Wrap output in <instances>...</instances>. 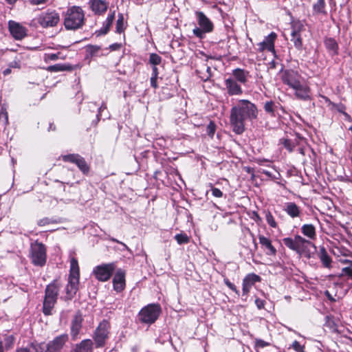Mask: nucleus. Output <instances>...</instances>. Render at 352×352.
Instances as JSON below:
<instances>
[{
  "label": "nucleus",
  "instance_id": "obj_20",
  "mask_svg": "<svg viewBox=\"0 0 352 352\" xmlns=\"http://www.w3.org/2000/svg\"><path fill=\"white\" fill-rule=\"evenodd\" d=\"M258 238L261 247L267 256H275L277 254V250L272 244L271 239L263 234H258Z\"/></svg>",
  "mask_w": 352,
  "mask_h": 352
},
{
  "label": "nucleus",
  "instance_id": "obj_19",
  "mask_svg": "<svg viewBox=\"0 0 352 352\" xmlns=\"http://www.w3.org/2000/svg\"><path fill=\"white\" fill-rule=\"evenodd\" d=\"M292 89L295 90L294 96L297 99L304 101L311 100V88L308 85L300 82Z\"/></svg>",
  "mask_w": 352,
  "mask_h": 352
},
{
  "label": "nucleus",
  "instance_id": "obj_52",
  "mask_svg": "<svg viewBox=\"0 0 352 352\" xmlns=\"http://www.w3.org/2000/svg\"><path fill=\"white\" fill-rule=\"evenodd\" d=\"M157 76H152L151 77L150 82H151V86L154 88L155 89L158 88V84H157Z\"/></svg>",
  "mask_w": 352,
  "mask_h": 352
},
{
  "label": "nucleus",
  "instance_id": "obj_60",
  "mask_svg": "<svg viewBox=\"0 0 352 352\" xmlns=\"http://www.w3.org/2000/svg\"><path fill=\"white\" fill-rule=\"evenodd\" d=\"M254 220L256 222H261L262 221L261 217L259 216V214L257 212H254Z\"/></svg>",
  "mask_w": 352,
  "mask_h": 352
},
{
  "label": "nucleus",
  "instance_id": "obj_62",
  "mask_svg": "<svg viewBox=\"0 0 352 352\" xmlns=\"http://www.w3.org/2000/svg\"><path fill=\"white\" fill-rule=\"evenodd\" d=\"M322 98L325 100L326 102H328L330 104H332L333 106H336V104L333 103L331 102V100H329V98L327 96H322Z\"/></svg>",
  "mask_w": 352,
  "mask_h": 352
},
{
  "label": "nucleus",
  "instance_id": "obj_50",
  "mask_svg": "<svg viewBox=\"0 0 352 352\" xmlns=\"http://www.w3.org/2000/svg\"><path fill=\"white\" fill-rule=\"evenodd\" d=\"M32 23L33 25L37 26V25H41L43 26L44 24V16H40L39 17L35 18L32 20Z\"/></svg>",
  "mask_w": 352,
  "mask_h": 352
},
{
  "label": "nucleus",
  "instance_id": "obj_57",
  "mask_svg": "<svg viewBox=\"0 0 352 352\" xmlns=\"http://www.w3.org/2000/svg\"><path fill=\"white\" fill-rule=\"evenodd\" d=\"M298 151L300 154H301L302 155L305 156V146H303L302 145H300L298 148Z\"/></svg>",
  "mask_w": 352,
  "mask_h": 352
},
{
  "label": "nucleus",
  "instance_id": "obj_2",
  "mask_svg": "<svg viewBox=\"0 0 352 352\" xmlns=\"http://www.w3.org/2000/svg\"><path fill=\"white\" fill-rule=\"evenodd\" d=\"M257 106L249 100H239L230 109V124L233 132L241 135L245 131V120L253 121L258 118Z\"/></svg>",
  "mask_w": 352,
  "mask_h": 352
},
{
  "label": "nucleus",
  "instance_id": "obj_35",
  "mask_svg": "<svg viewBox=\"0 0 352 352\" xmlns=\"http://www.w3.org/2000/svg\"><path fill=\"white\" fill-rule=\"evenodd\" d=\"M291 33L292 34H302V32L305 30V25L299 19L293 20L291 22Z\"/></svg>",
  "mask_w": 352,
  "mask_h": 352
},
{
  "label": "nucleus",
  "instance_id": "obj_16",
  "mask_svg": "<svg viewBox=\"0 0 352 352\" xmlns=\"http://www.w3.org/2000/svg\"><path fill=\"white\" fill-rule=\"evenodd\" d=\"M107 0H89L88 5L91 12L97 16H103L108 10Z\"/></svg>",
  "mask_w": 352,
  "mask_h": 352
},
{
  "label": "nucleus",
  "instance_id": "obj_15",
  "mask_svg": "<svg viewBox=\"0 0 352 352\" xmlns=\"http://www.w3.org/2000/svg\"><path fill=\"white\" fill-rule=\"evenodd\" d=\"M31 253L32 262L36 265L43 266L44 265V248L43 244L37 241L32 243Z\"/></svg>",
  "mask_w": 352,
  "mask_h": 352
},
{
  "label": "nucleus",
  "instance_id": "obj_30",
  "mask_svg": "<svg viewBox=\"0 0 352 352\" xmlns=\"http://www.w3.org/2000/svg\"><path fill=\"white\" fill-rule=\"evenodd\" d=\"M60 21L59 14L55 10L45 12V27L56 26Z\"/></svg>",
  "mask_w": 352,
  "mask_h": 352
},
{
  "label": "nucleus",
  "instance_id": "obj_7",
  "mask_svg": "<svg viewBox=\"0 0 352 352\" xmlns=\"http://www.w3.org/2000/svg\"><path fill=\"white\" fill-rule=\"evenodd\" d=\"M162 312L159 304H149L144 307L138 314V320L140 322L151 324L159 318Z\"/></svg>",
  "mask_w": 352,
  "mask_h": 352
},
{
  "label": "nucleus",
  "instance_id": "obj_45",
  "mask_svg": "<svg viewBox=\"0 0 352 352\" xmlns=\"http://www.w3.org/2000/svg\"><path fill=\"white\" fill-rule=\"evenodd\" d=\"M223 283L230 289L234 292L236 295L239 296V290L236 288L234 283L230 281L228 278H224Z\"/></svg>",
  "mask_w": 352,
  "mask_h": 352
},
{
  "label": "nucleus",
  "instance_id": "obj_46",
  "mask_svg": "<svg viewBox=\"0 0 352 352\" xmlns=\"http://www.w3.org/2000/svg\"><path fill=\"white\" fill-rule=\"evenodd\" d=\"M100 47L97 45H89L86 47V52L91 56H94L97 52H99Z\"/></svg>",
  "mask_w": 352,
  "mask_h": 352
},
{
  "label": "nucleus",
  "instance_id": "obj_6",
  "mask_svg": "<svg viewBox=\"0 0 352 352\" xmlns=\"http://www.w3.org/2000/svg\"><path fill=\"white\" fill-rule=\"evenodd\" d=\"M61 284L57 279L47 285L45 287V316L52 314V309L58 299Z\"/></svg>",
  "mask_w": 352,
  "mask_h": 352
},
{
  "label": "nucleus",
  "instance_id": "obj_23",
  "mask_svg": "<svg viewBox=\"0 0 352 352\" xmlns=\"http://www.w3.org/2000/svg\"><path fill=\"white\" fill-rule=\"evenodd\" d=\"M225 85L229 96H239L243 94L241 85L233 78L226 79Z\"/></svg>",
  "mask_w": 352,
  "mask_h": 352
},
{
  "label": "nucleus",
  "instance_id": "obj_24",
  "mask_svg": "<svg viewBox=\"0 0 352 352\" xmlns=\"http://www.w3.org/2000/svg\"><path fill=\"white\" fill-rule=\"evenodd\" d=\"M324 45L329 54L331 57L339 54V45L334 38L325 37L324 38Z\"/></svg>",
  "mask_w": 352,
  "mask_h": 352
},
{
  "label": "nucleus",
  "instance_id": "obj_8",
  "mask_svg": "<svg viewBox=\"0 0 352 352\" xmlns=\"http://www.w3.org/2000/svg\"><path fill=\"white\" fill-rule=\"evenodd\" d=\"M116 269L115 262L102 263L96 266L93 270V275L100 282H107L113 276Z\"/></svg>",
  "mask_w": 352,
  "mask_h": 352
},
{
  "label": "nucleus",
  "instance_id": "obj_4",
  "mask_svg": "<svg viewBox=\"0 0 352 352\" xmlns=\"http://www.w3.org/2000/svg\"><path fill=\"white\" fill-rule=\"evenodd\" d=\"M195 14L199 27H195L192 30V33L197 38L203 39L206 34L214 31V25L203 12L196 11Z\"/></svg>",
  "mask_w": 352,
  "mask_h": 352
},
{
  "label": "nucleus",
  "instance_id": "obj_27",
  "mask_svg": "<svg viewBox=\"0 0 352 352\" xmlns=\"http://www.w3.org/2000/svg\"><path fill=\"white\" fill-rule=\"evenodd\" d=\"M115 11H113L111 13L108 14L106 20L103 23L102 28L96 32L97 36L105 35L109 32L115 19Z\"/></svg>",
  "mask_w": 352,
  "mask_h": 352
},
{
  "label": "nucleus",
  "instance_id": "obj_31",
  "mask_svg": "<svg viewBox=\"0 0 352 352\" xmlns=\"http://www.w3.org/2000/svg\"><path fill=\"white\" fill-rule=\"evenodd\" d=\"M278 105L273 100H267L263 104L265 112L271 118L277 116Z\"/></svg>",
  "mask_w": 352,
  "mask_h": 352
},
{
  "label": "nucleus",
  "instance_id": "obj_22",
  "mask_svg": "<svg viewBox=\"0 0 352 352\" xmlns=\"http://www.w3.org/2000/svg\"><path fill=\"white\" fill-rule=\"evenodd\" d=\"M8 25L9 30L15 39L21 40L26 36V29L19 23H16L13 21H10Z\"/></svg>",
  "mask_w": 352,
  "mask_h": 352
},
{
  "label": "nucleus",
  "instance_id": "obj_54",
  "mask_svg": "<svg viewBox=\"0 0 352 352\" xmlns=\"http://www.w3.org/2000/svg\"><path fill=\"white\" fill-rule=\"evenodd\" d=\"M122 47L121 43H115L109 45V50L111 51L119 50Z\"/></svg>",
  "mask_w": 352,
  "mask_h": 352
},
{
  "label": "nucleus",
  "instance_id": "obj_26",
  "mask_svg": "<svg viewBox=\"0 0 352 352\" xmlns=\"http://www.w3.org/2000/svg\"><path fill=\"white\" fill-rule=\"evenodd\" d=\"M284 211L292 219L298 218L301 215V209L295 202L285 203Z\"/></svg>",
  "mask_w": 352,
  "mask_h": 352
},
{
  "label": "nucleus",
  "instance_id": "obj_1",
  "mask_svg": "<svg viewBox=\"0 0 352 352\" xmlns=\"http://www.w3.org/2000/svg\"><path fill=\"white\" fill-rule=\"evenodd\" d=\"M304 236L296 234L294 237H285L283 239V244L289 250L295 252L300 256L307 259L314 258L317 248L312 242L316 239V229L311 223L303 224L300 228Z\"/></svg>",
  "mask_w": 352,
  "mask_h": 352
},
{
  "label": "nucleus",
  "instance_id": "obj_29",
  "mask_svg": "<svg viewBox=\"0 0 352 352\" xmlns=\"http://www.w3.org/2000/svg\"><path fill=\"white\" fill-rule=\"evenodd\" d=\"M249 72L241 68H236L232 70V76L236 81L245 85L248 82Z\"/></svg>",
  "mask_w": 352,
  "mask_h": 352
},
{
  "label": "nucleus",
  "instance_id": "obj_53",
  "mask_svg": "<svg viewBox=\"0 0 352 352\" xmlns=\"http://www.w3.org/2000/svg\"><path fill=\"white\" fill-rule=\"evenodd\" d=\"M255 304L256 305V307L261 309H263L265 307V301L263 299H261L259 298H256L255 300Z\"/></svg>",
  "mask_w": 352,
  "mask_h": 352
},
{
  "label": "nucleus",
  "instance_id": "obj_32",
  "mask_svg": "<svg viewBox=\"0 0 352 352\" xmlns=\"http://www.w3.org/2000/svg\"><path fill=\"white\" fill-rule=\"evenodd\" d=\"M75 69V67L72 65L71 64H62L57 63L54 65H51L45 68L49 72H63V71H68L72 72Z\"/></svg>",
  "mask_w": 352,
  "mask_h": 352
},
{
  "label": "nucleus",
  "instance_id": "obj_11",
  "mask_svg": "<svg viewBox=\"0 0 352 352\" xmlns=\"http://www.w3.org/2000/svg\"><path fill=\"white\" fill-rule=\"evenodd\" d=\"M114 272L112 280L113 288L117 293H120L126 288V272L122 268H118Z\"/></svg>",
  "mask_w": 352,
  "mask_h": 352
},
{
  "label": "nucleus",
  "instance_id": "obj_3",
  "mask_svg": "<svg viewBox=\"0 0 352 352\" xmlns=\"http://www.w3.org/2000/svg\"><path fill=\"white\" fill-rule=\"evenodd\" d=\"M85 12L80 6H73L67 8L64 18L66 30H76L83 27L85 23Z\"/></svg>",
  "mask_w": 352,
  "mask_h": 352
},
{
  "label": "nucleus",
  "instance_id": "obj_44",
  "mask_svg": "<svg viewBox=\"0 0 352 352\" xmlns=\"http://www.w3.org/2000/svg\"><path fill=\"white\" fill-rule=\"evenodd\" d=\"M210 191L214 197L221 198L223 196V192L218 188L214 187L212 184H210Z\"/></svg>",
  "mask_w": 352,
  "mask_h": 352
},
{
  "label": "nucleus",
  "instance_id": "obj_42",
  "mask_svg": "<svg viewBox=\"0 0 352 352\" xmlns=\"http://www.w3.org/2000/svg\"><path fill=\"white\" fill-rule=\"evenodd\" d=\"M216 129H217V125H216L215 122L212 120H210L209 124L207 125L206 130L207 135L211 139L213 138L215 131H216Z\"/></svg>",
  "mask_w": 352,
  "mask_h": 352
},
{
  "label": "nucleus",
  "instance_id": "obj_43",
  "mask_svg": "<svg viewBox=\"0 0 352 352\" xmlns=\"http://www.w3.org/2000/svg\"><path fill=\"white\" fill-rule=\"evenodd\" d=\"M270 345V343L263 340L256 338L254 340V349L256 351L261 348H264Z\"/></svg>",
  "mask_w": 352,
  "mask_h": 352
},
{
  "label": "nucleus",
  "instance_id": "obj_33",
  "mask_svg": "<svg viewBox=\"0 0 352 352\" xmlns=\"http://www.w3.org/2000/svg\"><path fill=\"white\" fill-rule=\"evenodd\" d=\"M75 277L77 279L80 278V269L78 260L76 258H72L70 261V270L69 278Z\"/></svg>",
  "mask_w": 352,
  "mask_h": 352
},
{
  "label": "nucleus",
  "instance_id": "obj_37",
  "mask_svg": "<svg viewBox=\"0 0 352 352\" xmlns=\"http://www.w3.org/2000/svg\"><path fill=\"white\" fill-rule=\"evenodd\" d=\"M124 18L122 13H119L118 15V19L116 24V32L118 34L123 33L126 29L124 26Z\"/></svg>",
  "mask_w": 352,
  "mask_h": 352
},
{
  "label": "nucleus",
  "instance_id": "obj_18",
  "mask_svg": "<svg viewBox=\"0 0 352 352\" xmlns=\"http://www.w3.org/2000/svg\"><path fill=\"white\" fill-rule=\"evenodd\" d=\"M83 317L80 311H78L71 322V336L76 340L82 327Z\"/></svg>",
  "mask_w": 352,
  "mask_h": 352
},
{
  "label": "nucleus",
  "instance_id": "obj_51",
  "mask_svg": "<svg viewBox=\"0 0 352 352\" xmlns=\"http://www.w3.org/2000/svg\"><path fill=\"white\" fill-rule=\"evenodd\" d=\"M60 54V52H58L56 54L55 53H47L45 52V60L50 59L51 60H55L58 58V55Z\"/></svg>",
  "mask_w": 352,
  "mask_h": 352
},
{
  "label": "nucleus",
  "instance_id": "obj_21",
  "mask_svg": "<svg viewBox=\"0 0 352 352\" xmlns=\"http://www.w3.org/2000/svg\"><path fill=\"white\" fill-rule=\"evenodd\" d=\"M79 279L75 277L69 278L68 283L65 288V300H71L76 294L78 290Z\"/></svg>",
  "mask_w": 352,
  "mask_h": 352
},
{
  "label": "nucleus",
  "instance_id": "obj_28",
  "mask_svg": "<svg viewBox=\"0 0 352 352\" xmlns=\"http://www.w3.org/2000/svg\"><path fill=\"white\" fill-rule=\"evenodd\" d=\"M94 342L91 339H85L76 344L71 352H93Z\"/></svg>",
  "mask_w": 352,
  "mask_h": 352
},
{
  "label": "nucleus",
  "instance_id": "obj_40",
  "mask_svg": "<svg viewBox=\"0 0 352 352\" xmlns=\"http://www.w3.org/2000/svg\"><path fill=\"white\" fill-rule=\"evenodd\" d=\"M174 238L179 245L187 244L190 242V237L184 232L177 234Z\"/></svg>",
  "mask_w": 352,
  "mask_h": 352
},
{
  "label": "nucleus",
  "instance_id": "obj_48",
  "mask_svg": "<svg viewBox=\"0 0 352 352\" xmlns=\"http://www.w3.org/2000/svg\"><path fill=\"white\" fill-rule=\"evenodd\" d=\"M341 276H346L349 279H352V267H345L342 269Z\"/></svg>",
  "mask_w": 352,
  "mask_h": 352
},
{
  "label": "nucleus",
  "instance_id": "obj_47",
  "mask_svg": "<svg viewBox=\"0 0 352 352\" xmlns=\"http://www.w3.org/2000/svg\"><path fill=\"white\" fill-rule=\"evenodd\" d=\"M292 348L296 352H303L305 350V346L300 344V343L297 340H294L292 342Z\"/></svg>",
  "mask_w": 352,
  "mask_h": 352
},
{
  "label": "nucleus",
  "instance_id": "obj_14",
  "mask_svg": "<svg viewBox=\"0 0 352 352\" xmlns=\"http://www.w3.org/2000/svg\"><path fill=\"white\" fill-rule=\"evenodd\" d=\"M305 142V139L297 133L294 139H290L288 136L280 138L278 144L282 145L289 153H292L294 151L295 148L297 146H300V142Z\"/></svg>",
  "mask_w": 352,
  "mask_h": 352
},
{
  "label": "nucleus",
  "instance_id": "obj_41",
  "mask_svg": "<svg viewBox=\"0 0 352 352\" xmlns=\"http://www.w3.org/2000/svg\"><path fill=\"white\" fill-rule=\"evenodd\" d=\"M162 61V57L156 54V53H151L149 55V59L148 63L152 65H159L161 64Z\"/></svg>",
  "mask_w": 352,
  "mask_h": 352
},
{
  "label": "nucleus",
  "instance_id": "obj_61",
  "mask_svg": "<svg viewBox=\"0 0 352 352\" xmlns=\"http://www.w3.org/2000/svg\"><path fill=\"white\" fill-rule=\"evenodd\" d=\"M324 294L331 301H335V299L331 296L329 291H326Z\"/></svg>",
  "mask_w": 352,
  "mask_h": 352
},
{
  "label": "nucleus",
  "instance_id": "obj_49",
  "mask_svg": "<svg viewBox=\"0 0 352 352\" xmlns=\"http://www.w3.org/2000/svg\"><path fill=\"white\" fill-rule=\"evenodd\" d=\"M21 60L18 58H16L13 61L10 62L9 63V67L10 68L19 69V68H21Z\"/></svg>",
  "mask_w": 352,
  "mask_h": 352
},
{
  "label": "nucleus",
  "instance_id": "obj_36",
  "mask_svg": "<svg viewBox=\"0 0 352 352\" xmlns=\"http://www.w3.org/2000/svg\"><path fill=\"white\" fill-rule=\"evenodd\" d=\"M291 41L293 42L294 47L298 50H302L303 47L302 34H292Z\"/></svg>",
  "mask_w": 352,
  "mask_h": 352
},
{
  "label": "nucleus",
  "instance_id": "obj_59",
  "mask_svg": "<svg viewBox=\"0 0 352 352\" xmlns=\"http://www.w3.org/2000/svg\"><path fill=\"white\" fill-rule=\"evenodd\" d=\"M30 3L32 5H38L43 3L44 0H29Z\"/></svg>",
  "mask_w": 352,
  "mask_h": 352
},
{
  "label": "nucleus",
  "instance_id": "obj_25",
  "mask_svg": "<svg viewBox=\"0 0 352 352\" xmlns=\"http://www.w3.org/2000/svg\"><path fill=\"white\" fill-rule=\"evenodd\" d=\"M317 255L323 267L328 269L331 268L332 258L324 246H320Z\"/></svg>",
  "mask_w": 352,
  "mask_h": 352
},
{
  "label": "nucleus",
  "instance_id": "obj_13",
  "mask_svg": "<svg viewBox=\"0 0 352 352\" xmlns=\"http://www.w3.org/2000/svg\"><path fill=\"white\" fill-rule=\"evenodd\" d=\"M261 280V277L254 273L248 274L243 279L242 296L247 298L249 296L251 288L256 283H260Z\"/></svg>",
  "mask_w": 352,
  "mask_h": 352
},
{
  "label": "nucleus",
  "instance_id": "obj_34",
  "mask_svg": "<svg viewBox=\"0 0 352 352\" xmlns=\"http://www.w3.org/2000/svg\"><path fill=\"white\" fill-rule=\"evenodd\" d=\"M326 8V3L325 0H317L316 3L313 4L312 9L313 12L315 14H327Z\"/></svg>",
  "mask_w": 352,
  "mask_h": 352
},
{
  "label": "nucleus",
  "instance_id": "obj_38",
  "mask_svg": "<svg viewBox=\"0 0 352 352\" xmlns=\"http://www.w3.org/2000/svg\"><path fill=\"white\" fill-rule=\"evenodd\" d=\"M17 352H43V348L42 344L32 343L29 347L20 349Z\"/></svg>",
  "mask_w": 352,
  "mask_h": 352
},
{
  "label": "nucleus",
  "instance_id": "obj_9",
  "mask_svg": "<svg viewBox=\"0 0 352 352\" xmlns=\"http://www.w3.org/2000/svg\"><path fill=\"white\" fill-rule=\"evenodd\" d=\"M280 75L283 83L290 88L295 87L300 82V79L302 78L301 75L298 71L292 69H285L283 65H281Z\"/></svg>",
  "mask_w": 352,
  "mask_h": 352
},
{
  "label": "nucleus",
  "instance_id": "obj_55",
  "mask_svg": "<svg viewBox=\"0 0 352 352\" xmlns=\"http://www.w3.org/2000/svg\"><path fill=\"white\" fill-rule=\"evenodd\" d=\"M6 341V349H9L12 346L13 342H14V339L10 337V338H8Z\"/></svg>",
  "mask_w": 352,
  "mask_h": 352
},
{
  "label": "nucleus",
  "instance_id": "obj_64",
  "mask_svg": "<svg viewBox=\"0 0 352 352\" xmlns=\"http://www.w3.org/2000/svg\"><path fill=\"white\" fill-rule=\"evenodd\" d=\"M11 73V68L9 67L3 72L4 76H7Z\"/></svg>",
  "mask_w": 352,
  "mask_h": 352
},
{
  "label": "nucleus",
  "instance_id": "obj_58",
  "mask_svg": "<svg viewBox=\"0 0 352 352\" xmlns=\"http://www.w3.org/2000/svg\"><path fill=\"white\" fill-rule=\"evenodd\" d=\"M249 232H250V234L251 235V236L252 238V241H253V243H254V249L257 250L258 249V244H257V243L256 241V239L254 237V234L250 230H249Z\"/></svg>",
  "mask_w": 352,
  "mask_h": 352
},
{
  "label": "nucleus",
  "instance_id": "obj_63",
  "mask_svg": "<svg viewBox=\"0 0 352 352\" xmlns=\"http://www.w3.org/2000/svg\"><path fill=\"white\" fill-rule=\"evenodd\" d=\"M276 62H275L274 60H272L270 63V69H275L276 67Z\"/></svg>",
  "mask_w": 352,
  "mask_h": 352
},
{
  "label": "nucleus",
  "instance_id": "obj_39",
  "mask_svg": "<svg viewBox=\"0 0 352 352\" xmlns=\"http://www.w3.org/2000/svg\"><path fill=\"white\" fill-rule=\"evenodd\" d=\"M263 213L265 214V220L270 227L272 228H278V224L272 212L269 210H265Z\"/></svg>",
  "mask_w": 352,
  "mask_h": 352
},
{
  "label": "nucleus",
  "instance_id": "obj_56",
  "mask_svg": "<svg viewBox=\"0 0 352 352\" xmlns=\"http://www.w3.org/2000/svg\"><path fill=\"white\" fill-rule=\"evenodd\" d=\"M158 75H159V70H158V68L157 67V65H153L152 67V73H151V76H157L158 77Z\"/></svg>",
  "mask_w": 352,
  "mask_h": 352
},
{
  "label": "nucleus",
  "instance_id": "obj_10",
  "mask_svg": "<svg viewBox=\"0 0 352 352\" xmlns=\"http://www.w3.org/2000/svg\"><path fill=\"white\" fill-rule=\"evenodd\" d=\"M61 159L65 162L76 164L84 175H87L89 173L90 166L85 158L78 153L63 155H61Z\"/></svg>",
  "mask_w": 352,
  "mask_h": 352
},
{
  "label": "nucleus",
  "instance_id": "obj_17",
  "mask_svg": "<svg viewBox=\"0 0 352 352\" xmlns=\"http://www.w3.org/2000/svg\"><path fill=\"white\" fill-rule=\"evenodd\" d=\"M68 340L67 334H62L56 337L47 345L45 352H59Z\"/></svg>",
  "mask_w": 352,
  "mask_h": 352
},
{
  "label": "nucleus",
  "instance_id": "obj_12",
  "mask_svg": "<svg viewBox=\"0 0 352 352\" xmlns=\"http://www.w3.org/2000/svg\"><path fill=\"white\" fill-rule=\"evenodd\" d=\"M276 38V33L272 32L267 36L265 37L262 42L257 44V52H263L264 51H267L275 54V41Z\"/></svg>",
  "mask_w": 352,
  "mask_h": 352
},
{
  "label": "nucleus",
  "instance_id": "obj_5",
  "mask_svg": "<svg viewBox=\"0 0 352 352\" xmlns=\"http://www.w3.org/2000/svg\"><path fill=\"white\" fill-rule=\"evenodd\" d=\"M111 323L107 319H103L96 328L93 333V340L96 349L105 346L109 338Z\"/></svg>",
  "mask_w": 352,
  "mask_h": 352
}]
</instances>
